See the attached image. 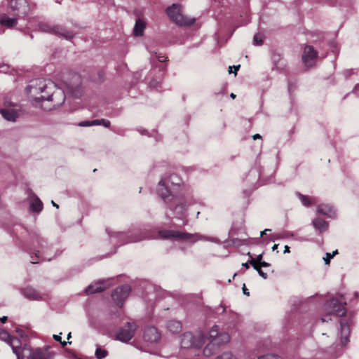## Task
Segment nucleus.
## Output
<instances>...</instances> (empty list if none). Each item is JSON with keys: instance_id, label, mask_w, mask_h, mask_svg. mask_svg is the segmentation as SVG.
Wrapping results in <instances>:
<instances>
[{"instance_id": "f257e3e1", "label": "nucleus", "mask_w": 359, "mask_h": 359, "mask_svg": "<svg viewBox=\"0 0 359 359\" xmlns=\"http://www.w3.org/2000/svg\"><path fill=\"white\" fill-rule=\"evenodd\" d=\"M26 91L33 104L44 110L57 107L65 100L64 91L50 80L37 79L31 81Z\"/></svg>"}, {"instance_id": "f03ea898", "label": "nucleus", "mask_w": 359, "mask_h": 359, "mask_svg": "<svg viewBox=\"0 0 359 359\" xmlns=\"http://www.w3.org/2000/svg\"><path fill=\"white\" fill-rule=\"evenodd\" d=\"M182 180L176 174L169 177H163L158 183L157 192L158 196L167 203L175 198V192L178 189Z\"/></svg>"}, {"instance_id": "7ed1b4c3", "label": "nucleus", "mask_w": 359, "mask_h": 359, "mask_svg": "<svg viewBox=\"0 0 359 359\" xmlns=\"http://www.w3.org/2000/svg\"><path fill=\"white\" fill-rule=\"evenodd\" d=\"M166 13L172 21L180 26H189L193 25L196 19L184 15L181 6L178 4H172L166 9Z\"/></svg>"}, {"instance_id": "20e7f679", "label": "nucleus", "mask_w": 359, "mask_h": 359, "mask_svg": "<svg viewBox=\"0 0 359 359\" xmlns=\"http://www.w3.org/2000/svg\"><path fill=\"white\" fill-rule=\"evenodd\" d=\"M207 335L203 332H199L196 334L191 332H186L182 336L181 346L184 348L190 347H201L206 341Z\"/></svg>"}, {"instance_id": "39448f33", "label": "nucleus", "mask_w": 359, "mask_h": 359, "mask_svg": "<svg viewBox=\"0 0 359 359\" xmlns=\"http://www.w3.org/2000/svg\"><path fill=\"white\" fill-rule=\"evenodd\" d=\"M137 325L134 322H128L120 327L116 334V339L122 342L129 341L135 335Z\"/></svg>"}, {"instance_id": "423d86ee", "label": "nucleus", "mask_w": 359, "mask_h": 359, "mask_svg": "<svg viewBox=\"0 0 359 359\" xmlns=\"http://www.w3.org/2000/svg\"><path fill=\"white\" fill-rule=\"evenodd\" d=\"M8 8L18 17L28 15L29 7L27 0H7Z\"/></svg>"}, {"instance_id": "0eeeda50", "label": "nucleus", "mask_w": 359, "mask_h": 359, "mask_svg": "<svg viewBox=\"0 0 359 359\" xmlns=\"http://www.w3.org/2000/svg\"><path fill=\"white\" fill-rule=\"evenodd\" d=\"M131 288L129 285H122L114 290L111 294V298L118 306L121 307L124 301L128 297Z\"/></svg>"}, {"instance_id": "6e6552de", "label": "nucleus", "mask_w": 359, "mask_h": 359, "mask_svg": "<svg viewBox=\"0 0 359 359\" xmlns=\"http://www.w3.org/2000/svg\"><path fill=\"white\" fill-rule=\"evenodd\" d=\"M40 29L43 32L53 33L60 35L65 39H72L74 36L72 32L67 30L65 27L60 25H50L48 24H41Z\"/></svg>"}, {"instance_id": "1a4fd4ad", "label": "nucleus", "mask_w": 359, "mask_h": 359, "mask_svg": "<svg viewBox=\"0 0 359 359\" xmlns=\"http://www.w3.org/2000/svg\"><path fill=\"white\" fill-rule=\"evenodd\" d=\"M329 314L334 315L337 317L343 316L346 314V310L345 304H341L336 299H332L326 304Z\"/></svg>"}, {"instance_id": "9d476101", "label": "nucleus", "mask_w": 359, "mask_h": 359, "mask_svg": "<svg viewBox=\"0 0 359 359\" xmlns=\"http://www.w3.org/2000/svg\"><path fill=\"white\" fill-rule=\"evenodd\" d=\"M318 57V52L314 50L313 46H304L302 55V62L307 68L315 65Z\"/></svg>"}, {"instance_id": "9b49d317", "label": "nucleus", "mask_w": 359, "mask_h": 359, "mask_svg": "<svg viewBox=\"0 0 359 359\" xmlns=\"http://www.w3.org/2000/svg\"><path fill=\"white\" fill-rule=\"evenodd\" d=\"M158 237L161 238H177L180 240H189L193 235L189 233H183L172 230H161L158 232Z\"/></svg>"}, {"instance_id": "f8f14e48", "label": "nucleus", "mask_w": 359, "mask_h": 359, "mask_svg": "<svg viewBox=\"0 0 359 359\" xmlns=\"http://www.w3.org/2000/svg\"><path fill=\"white\" fill-rule=\"evenodd\" d=\"M110 283L109 280H100L96 283L90 284L86 289V293L91 294L94 293L101 292L109 287Z\"/></svg>"}, {"instance_id": "ddd939ff", "label": "nucleus", "mask_w": 359, "mask_h": 359, "mask_svg": "<svg viewBox=\"0 0 359 359\" xmlns=\"http://www.w3.org/2000/svg\"><path fill=\"white\" fill-rule=\"evenodd\" d=\"M143 338L146 341L154 343L161 339V334L155 327H147L144 331Z\"/></svg>"}, {"instance_id": "4468645a", "label": "nucleus", "mask_w": 359, "mask_h": 359, "mask_svg": "<svg viewBox=\"0 0 359 359\" xmlns=\"http://www.w3.org/2000/svg\"><path fill=\"white\" fill-rule=\"evenodd\" d=\"M53 354L41 348L32 350L29 355V359H53Z\"/></svg>"}, {"instance_id": "2eb2a0df", "label": "nucleus", "mask_w": 359, "mask_h": 359, "mask_svg": "<svg viewBox=\"0 0 359 359\" xmlns=\"http://www.w3.org/2000/svg\"><path fill=\"white\" fill-rule=\"evenodd\" d=\"M18 18H11L7 14L3 13L0 15V25L7 28H12L18 23Z\"/></svg>"}, {"instance_id": "dca6fc26", "label": "nucleus", "mask_w": 359, "mask_h": 359, "mask_svg": "<svg viewBox=\"0 0 359 359\" xmlns=\"http://www.w3.org/2000/svg\"><path fill=\"white\" fill-rule=\"evenodd\" d=\"M146 28V22L141 18L136 20L133 27V35L135 36H142Z\"/></svg>"}, {"instance_id": "f3484780", "label": "nucleus", "mask_w": 359, "mask_h": 359, "mask_svg": "<svg viewBox=\"0 0 359 359\" xmlns=\"http://www.w3.org/2000/svg\"><path fill=\"white\" fill-rule=\"evenodd\" d=\"M313 225L320 233L326 231L328 229V223L320 217H317L313 219Z\"/></svg>"}, {"instance_id": "a211bd4d", "label": "nucleus", "mask_w": 359, "mask_h": 359, "mask_svg": "<svg viewBox=\"0 0 359 359\" xmlns=\"http://www.w3.org/2000/svg\"><path fill=\"white\" fill-rule=\"evenodd\" d=\"M217 339L210 340L203 349V355L209 357L216 353L218 348L216 346Z\"/></svg>"}, {"instance_id": "6ab92c4d", "label": "nucleus", "mask_w": 359, "mask_h": 359, "mask_svg": "<svg viewBox=\"0 0 359 359\" xmlns=\"http://www.w3.org/2000/svg\"><path fill=\"white\" fill-rule=\"evenodd\" d=\"M24 296L30 300H39L41 299L40 294L32 287H26L23 290Z\"/></svg>"}, {"instance_id": "aec40b11", "label": "nucleus", "mask_w": 359, "mask_h": 359, "mask_svg": "<svg viewBox=\"0 0 359 359\" xmlns=\"http://www.w3.org/2000/svg\"><path fill=\"white\" fill-rule=\"evenodd\" d=\"M167 328L170 332L177 334L182 331V323L175 320H169L167 323Z\"/></svg>"}, {"instance_id": "412c9836", "label": "nucleus", "mask_w": 359, "mask_h": 359, "mask_svg": "<svg viewBox=\"0 0 359 359\" xmlns=\"http://www.w3.org/2000/svg\"><path fill=\"white\" fill-rule=\"evenodd\" d=\"M0 112L2 116L9 121H15L18 117V113L13 109H2Z\"/></svg>"}, {"instance_id": "4be33fe9", "label": "nucleus", "mask_w": 359, "mask_h": 359, "mask_svg": "<svg viewBox=\"0 0 359 359\" xmlns=\"http://www.w3.org/2000/svg\"><path fill=\"white\" fill-rule=\"evenodd\" d=\"M318 212L330 217H332L333 215H334L332 208L325 204L319 205L318 207Z\"/></svg>"}, {"instance_id": "5701e85b", "label": "nucleus", "mask_w": 359, "mask_h": 359, "mask_svg": "<svg viewBox=\"0 0 359 359\" xmlns=\"http://www.w3.org/2000/svg\"><path fill=\"white\" fill-rule=\"evenodd\" d=\"M216 339H217L216 346L219 348V347L221 345L224 344L229 341L230 336L229 335V334H227L226 332H223V333H219V334L217 337L213 338L212 340Z\"/></svg>"}, {"instance_id": "b1692460", "label": "nucleus", "mask_w": 359, "mask_h": 359, "mask_svg": "<svg viewBox=\"0 0 359 359\" xmlns=\"http://www.w3.org/2000/svg\"><path fill=\"white\" fill-rule=\"evenodd\" d=\"M248 255L251 258V259L249 260V263L252 266L254 269H257V265L262 262L263 255L260 254L257 255L256 258H253L250 252L248 253Z\"/></svg>"}, {"instance_id": "393cba45", "label": "nucleus", "mask_w": 359, "mask_h": 359, "mask_svg": "<svg viewBox=\"0 0 359 359\" xmlns=\"http://www.w3.org/2000/svg\"><path fill=\"white\" fill-rule=\"evenodd\" d=\"M30 207L32 211L39 212L43 209V203L40 199L37 198L31 203Z\"/></svg>"}, {"instance_id": "a878e982", "label": "nucleus", "mask_w": 359, "mask_h": 359, "mask_svg": "<svg viewBox=\"0 0 359 359\" xmlns=\"http://www.w3.org/2000/svg\"><path fill=\"white\" fill-rule=\"evenodd\" d=\"M299 198L304 206L309 207L312 204V199L307 196L298 194Z\"/></svg>"}, {"instance_id": "bb28decb", "label": "nucleus", "mask_w": 359, "mask_h": 359, "mask_svg": "<svg viewBox=\"0 0 359 359\" xmlns=\"http://www.w3.org/2000/svg\"><path fill=\"white\" fill-rule=\"evenodd\" d=\"M92 123L93 124V126L102 125L106 128H109L111 125L110 121L104 118L93 120Z\"/></svg>"}, {"instance_id": "cd10ccee", "label": "nucleus", "mask_w": 359, "mask_h": 359, "mask_svg": "<svg viewBox=\"0 0 359 359\" xmlns=\"http://www.w3.org/2000/svg\"><path fill=\"white\" fill-rule=\"evenodd\" d=\"M95 354L97 359H103L108 355V351L99 347L96 348Z\"/></svg>"}, {"instance_id": "c85d7f7f", "label": "nucleus", "mask_w": 359, "mask_h": 359, "mask_svg": "<svg viewBox=\"0 0 359 359\" xmlns=\"http://www.w3.org/2000/svg\"><path fill=\"white\" fill-rule=\"evenodd\" d=\"M104 73L103 72V71L100 70L97 72L96 76H93L91 77V79L94 82L100 83V82H102L104 81Z\"/></svg>"}, {"instance_id": "c756f323", "label": "nucleus", "mask_w": 359, "mask_h": 359, "mask_svg": "<svg viewBox=\"0 0 359 359\" xmlns=\"http://www.w3.org/2000/svg\"><path fill=\"white\" fill-rule=\"evenodd\" d=\"M219 334V327L217 325H214L209 333L210 341L213 339V338L217 337Z\"/></svg>"}, {"instance_id": "7c9ffc66", "label": "nucleus", "mask_w": 359, "mask_h": 359, "mask_svg": "<svg viewBox=\"0 0 359 359\" xmlns=\"http://www.w3.org/2000/svg\"><path fill=\"white\" fill-rule=\"evenodd\" d=\"M338 254V250H335L332 254L327 252L326 257L324 258L325 262L326 264H330V259L333 258L336 255Z\"/></svg>"}, {"instance_id": "2f4dec72", "label": "nucleus", "mask_w": 359, "mask_h": 359, "mask_svg": "<svg viewBox=\"0 0 359 359\" xmlns=\"http://www.w3.org/2000/svg\"><path fill=\"white\" fill-rule=\"evenodd\" d=\"M216 359H236L231 352H224L222 355L217 356Z\"/></svg>"}, {"instance_id": "473e14b6", "label": "nucleus", "mask_w": 359, "mask_h": 359, "mask_svg": "<svg viewBox=\"0 0 359 359\" xmlns=\"http://www.w3.org/2000/svg\"><path fill=\"white\" fill-rule=\"evenodd\" d=\"M254 41L257 43V44H262L264 43V36L262 34H257L254 36Z\"/></svg>"}, {"instance_id": "72a5a7b5", "label": "nucleus", "mask_w": 359, "mask_h": 359, "mask_svg": "<svg viewBox=\"0 0 359 359\" xmlns=\"http://www.w3.org/2000/svg\"><path fill=\"white\" fill-rule=\"evenodd\" d=\"M186 208H187V205L185 203H180V204H177L174 208L173 210L175 211H177L178 210H180V212H183L184 210H186Z\"/></svg>"}, {"instance_id": "f704fd0d", "label": "nucleus", "mask_w": 359, "mask_h": 359, "mask_svg": "<svg viewBox=\"0 0 359 359\" xmlns=\"http://www.w3.org/2000/svg\"><path fill=\"white\" fill-rule=\"evenodd\" d=\"M257 359H282L280 356L274 354H268L264 356H259Z\"/></svg>"}, {"instance_id": "c9c22d12", "label": "nucleus", "mask_w": 359, "mask_h": 359, "mask_svg": "<svg viewBox=\"0 0 359 359\" xmlns=\"http://www.w3.org/2000/svg\"><path fill=\"white\" fill-rule=\"evenodd\" d=\"M241 67V65H233V66H230L229 67V73H232L233 72L235 74H236L237 72L239 70Z\"/></svg>"}, {"instance_id": "e433bc0d", "label": "nucleus", "mask_w": 359, "mask_h": 359, "mask_svg": "<svg viewBox=\"0 0 359 359\" xmlns=\"http://www.w3.org/2000/svg\"><path fill=\"white\" fill-rule=\"evenodd\" d=\"M257 266H258V267L257 268V269H255V270L258 272L259 275L260 276H262V277L263 278H264V279L267 278V276H267V273H265V272H264V271L262 270V268L260 267V266H259V265H257Z\"/></svg>"}, {"instance_id": "4c0bfd02", "label": "nucleus", "mask_w": 359, "mask_h": 359, "mask_svg": "<svg viewBox=\"0 0 359 359\" xmlns=\"http://www.w3.org/2000/svg\"><path fill=\"white\" fill-rule=\"evenodd\" d=\"M92 123H93V121H81V122L79 123L78 126H79L81 127L91 126H93V124Z\"/></svg>"}, {"instance_id": "58836bf2", "label": "nucleus", "mask_w": 359, "mask_h": 359, "mask_svg": "<svg viewBox=\"0 0 359 359\" xmlns=\"http://www.w3.org/2000/svg\"><path fill=\"white\" fill-rule=\"evenodd\" d=\"M156 57L158 58V61L161 62H164L165 61H168V57L165 55H161V53H159L156 55Z\"/></svg>"}, {"instance_id": "ea45409f", "label": "nucleus", "mask_w": 359, "mask_h": 359, "mask_svg": "<svg viewBox=\"0 0 359 359\" xmlns=\"http://www.w3.org/2000/svg\"><path fill=\"white\" fill-rule=\"evenodd\" d=\"M4 334H6V335H7V337L11 339V341H10V343H11V344H12V343H13V340H15V341H17L19 343V341H18V339L17 338L10 336V335L8 334V332H4Z\"/></svg>"}, {"instance_id": "a19ab883", "label": "nucleus", "mask_w": 359, "mask_h": 359, "mask_svg": "<svg viewBox=\"0 0 359 359\" xmlns=\"http://www.w3.org/2000/svg\"><path fill=\"white\" fill-rule=\"evenodd\" d=\"M259 265L260 266L261 268L262 267H269L270 266V264L264 262V261H262L260 264H259Z\"/></svg>"}, {"instance_id": "79ce46f5", "label": "nucleus", "mask_w": 359, "mask_h": 359, "mask_svg": "<svg viewBox=\"0 0 359 359\" xmlns=\"http://www.w3.org/2000/svg\"><path fill=\"white\" fill-rule=\"evenodd\" d=\"M243 293L247 295V296H249L250 295V292L248 291V290L245 287V285L244 284L243 285Z\"/></svg>"}, {"instance_id": "37998d69", "label": "nucleus", "mask_w": 359, "mask_h": 359, "mask_svg": "<svg viewBox=\"0 0 359 359\" xmlns=\"http://www.w3.org/2000/svg\"><path fill=\"white\" fill-rule=\"evenodd\" d=\"M53 339L55 341H59V342H61V340H62V338H61L60 335H57V334H54L53 335Z\"/></svg>"}, {"instance_id": "c03bdc74", "label": "nucleus", "mask_w": 359, "mask_h": 359, "mask_svg": "<svg viewBox=\"0 0 359 359\" xmlns=\"http://www.w3.org/2000/svg\"><path fill=\"white\" fill-rule=\"evenodd\" d=\"M12 348H13V353H15L18 355V357L19 358V355H18V346H12Z\"/></svg>"}, {"instance_id": "a18cd8bd", "label": "nucleus", "mask_w": 359, "mask_h": 359, "mask_svg": "<svg viewBox=\"0 0 359 359\" xmlns=\"http://www.w3.org/2000/svg\"><path fill=\"white\" fill-rule=\"evenodd\" d=\"M253 140L261 139L262 136L259 134H255L252 136Z\"/></svg>"}, {"instance_id": "49530a36", "label": "nucleus", "mask_w": 359, "mask_h": 359, "mask_svg": "<svg viewBox=\"0 0 359 359\" xmlns=\"http://www.w3.org/2000/svg\"><path fill=\"white\" fill-rule=\"evenodd\" d=\"M0 321L2 323H5L7 321V317L6 316H3L2 318H0Z\"/></svg>"}, {"instance_id": "de8ad7c7", "label": "nucleus", "mask_w": 359, "mask_h": 359, "mask_svg": "<svg viewBox=\"0 0 359 359\" xmlns=\"http://www.w3.org/2000/svg\"><path fill=\"white\" fill-rule=\"evenodd\" d=\"M268 231H270V229H266L264 230L263 231H261L260 236L262 237L264 235L266 234V232Z\"/></svg>"}, {"instance_id": "09e8293b", "label": "nucleus", "mask_w": 359, "mask_h": 359, "mask_svg": "<svg viewBox=\"0 0 359 359\" xmlns=\"http://www.w3.org/2000/svg\"><path fill=\"white\" fill-rule=\"evenodd\" d=\"M284 252L286 253V252H290V247L287 246V245H285V250H284Z\"/></svg>"}, {"instance_id": "8fccbe9b", "label": "nucleus", "mask_w": 359, "mask_h": 359, "mask_svg": "<svg viewBox=\"0 0 359 359\" xmlns=\"http://www.w3.org/2000/svg\"><path fill=\"white\" fill-rule=\"evenodd\" d=\"M249 264H250V263H249V262H247V263H244V264H243V266L245 269H249Z\"/></svg>"}, {"instance_id": "3c124183", "label": "nucleus", "mask_w": 359, "mask_h": 359, "mask_svg": "<svg viewBox=\"0 0 359 359\" xmlns=\"http://www.w3.org/2000/svg\"><path fill=\"white\" fill-rule=\"evenodd\" d=\"M60 343L61 344L62 347H65L67 345V341H65L61 340V342H60Z\"/></svg>"}, {"instance_id": "603ef678", "label": "nucleus", "mask_w": 359, "mask_h": 359, "mask_svg": "<svg viewBox=\"0 0 359 359\" xmlns=\"http://www.w3.org/2000/svg\"><path fill=\"white\" fill-rule=\"evenodd\" d=\"M278 244H274L273 246L272 247V250L274 251L276 250H277L278 248Z\"/></svg>"}, {"instance_id": "864d4df0", "label": "nucleus", "mask_w": 359, "mask_h": 359, "mask_svg": "<svg viewBox=\"0 0 359 359\" xmlns=\"http://www.w3.org/2000/svg\"><path fill=\"white\" fill-rule=\"evenodd\" d=\"M51 203H52V204H53V206L56 207L57 208H59L58 205H57V204H56L53 201H52V202H51Z\"/></svg>"}, {"instance_id": "5fc2aeb1", "label": "nucleus", "mask_w": 359, "mask_h": 359, "mask_svg": "<svg viewBox=\"0 0 359 359\" xmlns=\"http://www.w3.org/2000/svg\"><path fill=\"white\" fill-rule=\"evenodd\" d=\"M32 264H36V263H39V261L36 260V259H33L32 261L31 262Z\"/></svg>"}, {"instance_id": "6e6d98bb", "label": "nucleus", "mask_w": 359, "mask_h": 359, "mask_svg": "<svg viewBox=\"0 0 359 359\" xmlns=\"http://www.w3.org/2000/svg\"><path fill=\"white\" fill-rule=\"evenodd\" d=\"M230 96H231V98H233V99L236 98V95L234 93H231Z\"/></svg>"}, {"instance_id": "4d7b16f0", "label": "nucleus", "mask_w": 359, "mask_h": 359, "mask_svg": "<svg viewBox=\"0 0 359 359\" xmlns=\"http://www.w3.org/2000/svg\"><path fill=\"white\" fill-rule=\"evenodd\" d=\"M39 254H40V252H39V251H37V252L35 253V256H36V257L39 258Z\"/></svg>"}, {"instance_id": "13d9d810", "label": "nucleus", "mask_w": 359, "mask_h": 359, "mask_svg": "<svg viewBox=\"0 0 359 359\" xmlns=\"http://www.w3.org/2000/svg\"><path fill=\"white\" fill-rule=\"evenodd\" d=\"M72 337V333L69 332L68 334H67V339L69 340V339Z\"/></svg>"}, {"instance_id": "bf43d9fd", "label": "nucleus", "mask_w": 359, "mask_h": 359, "mask_svg": "<svg viewBox=\"0 0 359 359\" xmlns=\"http://www.w3.org/2000/svg\"><path fill=\"white\" fill-rule=\"evenodd\" d=\"M320 320H321V322H323V323L327 321V320L325 318H322Z\"/></svg>"}, {"instance_id": "052dcab7", "label": "nucleus", "mask_w": 359, "mask_h": 359, "mask_svg": "<svg viewBox=\"0 0 359 359\" xmlns=\"http://www.w3.org/2000/svg\"><path fill=\"white\" fill-rule=\"evenodd\" d=\"M147 238H156L155 236H147Z\"/></svg>"}]
</instances>
